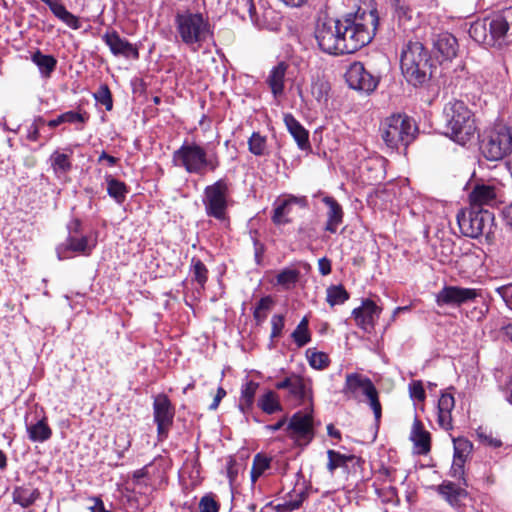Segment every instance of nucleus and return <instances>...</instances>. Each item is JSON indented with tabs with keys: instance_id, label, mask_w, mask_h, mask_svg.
I'll list each match as a JSON object with an SVG mask.
<instances>
[{
	"instance_id": "1",
	"label": "nucleus",
	"mask_w": 512,
	"mask_h": 512,
	"mask_svg": "<svg viewBox=\"0 0 512 512\" xmlns=\"http://www.w3.org/2000/svg\"><path fill=\"white\" fill-rule=\"evenodd\" d=\"M379 17L376 10L358 9L343 19L320 18L315 29L319 48L331 55L351 54L373 39Z\"/></svg>"
},
{
	"instance_id": "2",
	"label": "nucleus",
	"mask_w": 512,
	"mask_h": 512,
	"mask_svg": "<svg viewBox=\"0 0 512 512\" xmlns=\"http://www.w3.org/2000/svg\"><path fill=\"white\" fill-rule=\"evenodd\" d=\"M470 36L478 43L502 48L512 43V7L473 23Z\"/></svg>"
},
{
	"instance_id": "3",
	"label": "nucleus",
	"mask_w": 512,
	"mask_h": 512,
	"mask_svg": "<svg viewBox=\"0 0 512 512\" xmlns=\"http://www.w3.org/2000/svg\"><path fill=\"white\" fill-rule=\"evenodd\" d=\"M174 166L184 169L189 174L203 176L220 167V157L214 149L206 150L196 142L184 143L174 151Z\"/></svg>"
},
{
	"instance_id": "4",
	"label": "nucleus",
	"mask_w": 512,
	"mask_h": 512,
	"mask_svg": "<svg viewBox=\"0 0 512 512\" xmlns=\"http://www.w3.org/2000/svg\"><path fill=\"white\" fill-rule=\"evenodd\" d=\"M175 28L181 41L194 52L213 37L209 19L200 12H178L175 16Z\"/></svg>"
},
{
	"instance_id": "5",
	"label": "nucleus",
	"mask_w": 512,
	"mask_h": 512,
	"mask_svg": "<svg viewBox=\"0 0 512 512\" xmlns=\"http://www.w3.org/2000/svg\"><path fill=\"white\" fill-rule=\"evenodd\" d=\"M400 66L407 82L413 86L423 85L432 74L429 53L419 41H409L404 46Z\"/></svg>"
},
{
	"instance_id": "6",
	"label": "nucleus",
	"mask_w": 512,
	"mask_h": 512,
	"mask_svg": "<svg viewBox=\"0 0 512 512\" xmlns=\"http://www.w3.org/2000/svg\"><path fill=\"white\" fill-rule=\"evenodd\" d=\"M447 135L458 144L465 145L476 132L473 113L461 100L449 101L443 110Z\"/></svg>"
},
{
	"instance_id": "7",
	"label": "nucleus",
	"mask_w": 512,
	"mask_h": 512,
	"mask_svg": "<svg viewBox=\"0 0 512 512\" xmlns=\"http://www.w3.org/2000/svg\"><path fill=\"white\" fill-rule=\"evenodd\" d=\"M380 136L390 149L407 147L416 137L418 128L415 121L406 114H392L382 120Z\"/></svg>"
},
{
	"instance_id": "8",
	"label": "nucleus",
	"mask_w": 512,
	"mask_h": 512,
	"mask_svg": "<svg viewBox=\"0 0 512 512\" xmlns=\"http://www.w3.org/2000/svg\"><path fill=\"white\" fill-rule=\"evenodd\" d=\"M346 400L361 401L365 396L373 410L375 420L380 421L382 415V407L378 397V391L368 377L359 373H348L345 376V382L341 390Z\"/></svg>"
},
{
	"instance_id": "9",
	"label": "nucleus",
	"mask_w": 512,
	"mask_h": 512,
	"mask_svg": "<svg viewBox=\"0 0 512 512\" xmlns=\"http://www.w3.org/2000/svg\"><path fill=\"white\" fill-rule=\"evenodd\" d=\"M230 200L231 189L227 179L221 178L206 186L202 198L206 215L218 221H225L228 218Z\"/></svg>"
},
{
	"instance_id": "10",
	"label": "nucleus",
	"mask_w": 512,
	"mask_h": 512,
	"mask_svg": "<svg viewBox=\"0 0 512 512\" xmlns=\"http://www.w3.org/2000/svg\"><path fill=\"white\" fill-rule=\"evenodd\" d=\"M480 150L489 161H500L512 153V129L504 124L495 125L482 139Z\"/></svg>"
},
{
	"instance_id": "11",
	"label": "nucleus",
	"mask_w": 512,
	"mask_h": 512,
	"mask_svg": "<svg viewBox=\"0 0 512 512\" xmlns=\"http://www.w3.org/2000/svg\"><path fill=\"white\" fill-rule=\"evenodd\" d=\"M457 222L463 235L478 238L493 233L494 215L488 210L473 208L457 215Z\"/></svg>"
},
{
	"instance_id": "12",
	"label": "nucleus",
	"mask_w": 512,
	"mask_h": 512,
	"mask_svg": "<svg viewBox=\"0 0 512 512\" xmlns=\"http://www.w3.org/2000/svg\"><path fill=\"white\" fill-rule=\"evenodd\" d=\"M481 296V290L461 286L445 285L435 296V302L439 307H459L474 302Z\"/></svg>"
},
{
	"instance_id": "13",
	"label": "nucleus",
	"mask_w": 512,
	"mask_h": 512,
	"mask_svg": "<svg viewBox=\"0 0 512 512\" xmlns=\"http://www.w3.org/2000/svg\"><path fill=\"white\" fill-rule=\"evenodd\" d=\"M288 436L298 445H307L314 437L313 417L311 413H295L288 425Z\"/></svg>"
},
{
	"instance_id": "14",
	"label": "nucleus",
	"mask_w": 512,
	"mask_h": 512,
	"mask_svg": "<svg viewBox=\"0 0 512 512\" xmlns=\"http://www.w3.org/2000/svg\"><path fill=\"white\" fill-rule=\"evenodd\" d=\"M276 388L288 390L289 397L295 400L298 405L312 402L311 382L300 375L292 374L286 377L276 383Z\"/></svg>"
},
{
	"instance_id": "15",
	"label": "nucleus",
	"mask_w": 512,
	"mask_h": 512,
	"mask_svg": "<svg viewBox=\"0 0 512 512\" xmlns=\"http://www.w3.org/2000/svg\"><path fill=\"white\" fill-rule=\"evenodd\" d=\"M346 82L354 90L371 93L378 85V78L368 72L361 62H354L346 72Z\"/></svg>"
},
{
	"instance_id": "16",
	"label": "nucleus",
	"mask_w": 512,
	"mask_h": 512,
	"mask_svg": "<svg viewBox=\"0 0 512 512\" xmlns=\"http://www.w3.org/2000/svg\"><path fill=\"white\" fill-rule=\"evenodd\" d=\"M153 411L158 434L162 435L172 425L175 413L174 407L167 395L158 394L154 397Z\"/></svg>"
},
{
	"instance_id": "17",
	"label": "nucleus",
	"mask_w": 512,
	"mask_h": 512,
	"mask_svg": "<svg viewBox=\"0 0 512 512\" xmlns=\"http://www.w3.org/2000/svg\"><path fill=\"white\" fill-rule=\"evenodd\" d=\"M103 42L109 47L114 56L138 59L139 52L135 45L122 38L115 30H108L102 35Z\"/></svg>"
},
{
	"instance_id": "18",
	"label": "nucleus",
	"mask_w": 512,
	"mask_h": 512,
	"mask_svg": "<svg viewBox=\"0 0 512 512\" xmlns=\"http://www.w3.org/2000/svg\"><path fill=\"white\" fill-rule=\"evenodd\" d=\"M382 309L370 299L362 301L360 307L355 308L352 315L356 324L366 332H371L380 317Z\"/></svg>"
},
{
	"instance_id": "19",
	"label": "nucleus",
	"mask_w": 512,
	"mask_h": 512,
	"mask_svg": "<svg viewBox=\"0 0 512 512\" xmlns=\"http://www.w3.org/2000/svg\"><path fill=\"white\" fill-rule=\"evenodd\" d=\"M457 39L448 32H443L435 36L433 40V52L440 61H452L458 53Z\"/></svg>"
},
{
	"instance_id": "20",
	"label": "nucleus",
	"mask_w": 512,
	"mask_h": 512,
	"mask_svg": "<svg viewBox=\"0 0 512 512\" xmlns=\"http://www.w3.org/2000/svg\"><path fill=\"white\" fill-rule=\"evenodd\" d=\"M438 493L455 509L460 510L470 499L465 488L460 487L451 481H444L437 487Z\"/></svg>"
},
{
	"instance_id": "21",
	"label": "nucleus",
	"mask_w": 512,
	"mask_h": 512,
	"mask_svg": "<svg viewBox=\"0 0 512 512\" xmlns=\"http://www.w3.org/2000/svg\"><path fill=\"white\" fill-rule=\"evenodd\" d=\"M289 65L281 61L271 68L266 79V83L269 86L271 93L275 99L280 98L284 95L286 73Z\"/></svg>"
},
{
	"instance_id": "22",
	"label": "nucleus",
	"mask_w": 512,
	"mask_h": 512,
	"mask_svg": "<svg viewBox=\"0 0 512 512\" xmlns=\"http://www.w3.org/2000/svg\"><path fill=\"white\" fill-rule=\"evenodd\" d=\"M454 407V396L451 393L442 392L437 405V423L445 431L453 428L452 410Z\"/></svg>"
},
{
	"instance_id": "23",
	"label": "nucleus",
	"mask_w": 512,
	"mask_h": 512,
	"mask_svg": "<svg viewBox=\"0 0 512 512\" xmlns=\"http://www.w3.org/2000/svg\"><path fill=\"white\" fill-rule=\"evenodd\" d=\"M473 208H480L484 205L493 206L497 203V190L495 186L488 184H477L469 195Z\"/></svg>"
},
{
	"instance_id": "24",
	"label": "nucleus",
	"mask_w": 512,
	"mask_h": 512,
	"mask_svg": "<svg viewBox=\"0 0 512 512\" xmlns=\"http://www.w3.org/2000/svg\"><path fill=\"white\" fill-rule=\"evenodd\" d=\"M283 119L287 130L296 141L298 147L301 150L309 149V132L304 126L290 113L285 114Z\"/></svg>"
},
{
	"instance_id": "25",
	"label": "nucleus",
	"mask_w": 512,
	"mask_h": 512,
	"mask_svg": "<svg viewBox=\"0 0 512 512\" xmlns=\"http://www.w3.org/2000/svg\"><path fill=\"white\" fill-rule=\"evenodd\" d=\"M322 201L328 207L326 213L327 221L324 229L325 231L334 234L337 232L339 225L343 222V209L341 205L331 196L323 197Z\"/></svg>"
},
{
	"instance_id": "26",
	"label": "nucleus",
	"mask_w": 512,
	"mask_h": 512,
	"mask_svg": "<svg viewBox=\"0 0 512 512\" xmlns=\"http://www.w3.org/2000/svg\"><path fill=\"white\" fill-rule=\"evenodd\" d=\"M94 246L95 244H89L86 236H82L80 238L69 237L64 246H59L57 248V255L60 260L69 258L70 256L68 255V252L70 251L89 255Z\"/></svg>"
},
{
	"instance_id": "27",
	"label": "nucleus",
	"mask_w": 512,
	"mask_h": 512,
	"mask_svg": "<svg viewBox=\"0 0 512 512\" xmlns=\"http://www.w3.org/2000/svg\"><path fill=\"white\" fill-rule=\"evenodd\" d=\"M307 495L308 494L304 488H294L293 491L289 493V500H284L282 503L277 504L269 502L267 506L271 507L275 512H293L300 508L304 500L307 498Z\"/></svg>"
},
{
	"instance_id": "28",
	"label": "nucleus",
	"mask_w": 512,
	"mask_h": 512,
	"mask_svg": "<svg viewBox=\"0 0 512 512\" xmlns=\"http://www.w3.org/2000/svg\"><path fill=\"white\" fill-rule=\"evenodd\" d=\"M410 439L418 454H427L430 451V434L424 430L422 423L418 419L413 423Z\"/></svg>"
},
{
	"instance_id": "29",
	"label": "nucleus",
	"mask_w": 512,
	"mask_h": 512,
	"mask_svg": "<svg viewBox=\"0 0 512 512\" xmlns=\"http://www.w3.org/2000/svg\"><path fill=\"white\" fill-rule=\"evenodd\" d=\"M42 2L50 8L55 17L68 27L75 30L80 28L79 19L67 10L60 0H43Z\"/></svg>"
},
{
	"instance_id": "30",
	"label": "nucleus",
	"mask_w": 512,
	"mask_h": 512,
	"mask_svg": "<svg viewBox=\"0 0 512 512\" xmlns=\"http://www.w3.org/2000/svg\"><path fill=\"white\" fill-rule=\"evenodd\" d=\"M454 459L452 468L454 470V475L457 473H463V465L465 462L466 456L470 453L472 449V444L465 438L454 439Z\"/></svg>"
},
{
	"instance_id": "31",
	"label": "nucleus",
	"mask_w": 512,
	"mask_h": 512,
	"mask_svg": "<svg viewBox=\"0 0 512 512\" xmlns=\"http://www.w3.org/2000/svg\"><path fill=\"white\" fill-rule=\"evenodd\" d=\"M26 430L28 438L32 442H45L52 436V430L45 417L39 419L36 423H26Z\"/></svg>"
},
{
	"instance_id": "32",
	"label": "nucleus",
	"mask_w": 512,
	"mask_h": 512,
	"mask_svg": "<svg viewBox=\"0 0 512 512\" xmlns=\"http://www.w3.org/2000/svg\"><path fill=\"white\" fill-rule=\"evenodd\" d=\"M32 62L37 65L42 76L50 77L57 66V59L52 55H45L40 50L31 55Z\"/></svg>"
},
{
	"instance_id": "33",
	"label": "nucleus",
	"mask_w": 512,
	"mask_h": 512,
	"mask_svg": "<svg viewBox=\"0 0 512 512\" xmlns=\"http://www.w3.org/2000/svg\"><path fill=\"white\" fill-rule=\"evenodd\" d=\"M258 388L259 384L254 381H248L242 386L238 407L243 413L252 408Z\"/></svg>"
},
{
	"instance_id": "34",
	"label": "nucleus",
	"mask_w": 512,
	"mask_h": 512,
	"mask_svg": "<svg viewBox=\"0 0 512 512\" xmlns=\"http://www.w3.org/2000/svg\"><path fill=\"white\" fill-rule=\"evenodd\" d=\"M89 119V116L87 112H78V111H67L62 114H60L57 118L52 119L47 122L48 127L50 128H56L57 126L63 124V123H85Z\"/></svg>"
},
{
	"instance_id": "35",
	"label": "nucleus",
	"mask_w": 512,
	"mask_h": 512,
	"mask_svg": "<svg viewBox=\"0 0 512 512\" xmlns=\"http://www.w3.org/2000/svg\"><path fill=\"white\" fill-rule=\"evenodd\" d=\"M258 407L266 414L282 411L278 395L274 391H267L258 399Z\"/></svg>"
},
{
	"instance_id": "36",
	"label": "nucleus",
	"mask_w": 512,
	"mask_h": 512,
	"mask_svg": "<svg viewBox=\"0 0 512 512\" xmlns=\"http://www.w3.org/2000/svg\"><path fill=\"white\" fill-rule=\"evenodd\" d=\"M106 183L108 195L119 204L124 202L128 193L126 184L120 180L115 179L111 175L106 176Z\"/></svg>"
},
{
	"instance_id": "37",
	"label": "nucleus",
	"mask_w": 512,
	"mask_h": 512,
	"mask_svg": "<svg viewBox=\"0 0 512 512\" xmlns=\"http://www.w3.org/2000/svg\"><path fill=\"white\" fill-rule=\"evenodd\" d=\"M271 458L263 455L256 454L253 458V463L250 471L251 484L255 485L256 481L270 468Z\"/></svg>"
},
{
	"instance_id": "38",
	"label": "nucleus",
	"mask_w": 512,
	"mask_h": 512,
	"mask_svg": "<svg viewBox=\"0 0 512 512\" xmlns=\"http://www.w3.org/2000/svg\"><path fill=\"white\" fill-rule=\"evenodd\" d=\"M299 277V270L293 268H285L277 274L276 284L281 286L284 290H290L296 285Z\"/></svg>"
},
{
	"instance_id": "39",
	"label": "nucleus",
	"mask_w": 512,
	"mask_h": 512,
	"mask_svg": "<svg viewBox=\"0 0 512 512\" xmlns=\"http://www.w3.org/2000/svg\"><path fill=\"white\" fill-rule=\"evenodd\" d=\"M38 497V492L26 487H17L13 491V501L23 508L31 506Z\"/></svg>"
},
{
	"instance_id": "40",
	"label": "nucleus",
	"mask_w": 512,
	"mask_h": 512,
	"mask_svg": "<svg viewBox=\"0 0 512 512\" xmlns=\"http://www.w3.org/2000/svg\"><path fill=\"white\" fill-rule=\"evenodd\" d=\"M308 326L309 320L305 316L291 334L293 341L299 348L305 346L311 341V333Z\"/></svg>"
},
{
	"instance_id": "41",
	"label": "nucleus",
	"mask_w": 512,
	"mask_h": 512,
	"mask_svg": "<svg viewBox=\"0 0 512 512\" xmlns=\"http://www.w3.org/2000/svg\"><path fill=\"white\" fill-rule=\"evenodd\" d=\"M50 163L55 174H65L71 170L72 164L69 156L59 151H55L50 156Z\"/></svg>"
},
{
	"instance_id": "42",
	"label": "nucleus",
	"mask_w": 512,
	"mask_h": 512,
	"mask_svg": "<svg viewBox=\"0 0 512 512\" xmlns=\"http://www.w3.org/2000/svg\"><path fill=\"white\" fill-rule=\"evenodd\" d=\"M306 357L309 365L316 370H324L330 364L329 356L326 353L313 348L307 349Z\"/></svg>"
},
{
	"instance_id": "43",
	"label": "nucleus",
	"mask_w": 512,
	"mask_h": 512,
	"mask_svg": "<svg viewBox=\"0 0 512 512\" xmlns=\"http://www.w3.org/2000/svg\"><path fill=\"white\" fill-rule=\"evenodd\" d=\"M349 299V293L342 285H332L326 290V301L330 306L340 305Z\"/></svg>"
},
{
	"instance_id": "44",
	"label": "nucleus",
	"mask_w": 512,
	"mask_h": 512,
	"mask_svg": "<svg viewBox=\"0 0 512 512\" xmlns=\"http://www.w3.org/2000/svg\"><path fill=\"white\" fill-rule=\"evenodd\" d=\"M395 16L404 29H412L410 22L413 20L414 11L408 5L395 0Z\"/></svg>"
},
{
	"instance_id": "45",
	"label": "nucleus",
	"mask_w": 512,
	"mask_h": 512,
	"mask_svg": "<svg viewBox=\"0 0 512 512\" xmlns=\"http://www.w3.org/2000/svg\"><path fill=\"white\" fill-rule=\"evenodd\" d=\"M291 211V206L289 202L284 199H278L274 203V214L272 216V220L275 224L281 225L289 223L290 220L287 217Z\"/></svg>"
},
{
	"instance_id": "46",
	"label": "nucleus",
	"mask_w": 512,
	"mask_h": 512,
	"mask_svg": "<svg viewBox=\"0 0 512 512\" xmlns=\"http://www.w3.org/2000/svg\"><path fill=\"white\" fill-rule=\"evenodd\" d=\"M327 456H328L327 469L329 470V472L331 474H333L337 468L346 467L347 463L354 459V456H352V455L347 456V455L341 454L339 452H336L334 450H328Z\"/></svg>"
},
{
	"instance_id": "47",
	"label": "nucleus",
	"mask_w": 512,
	"mask_h": 512,
	"mask_svg": "<svg viewBox=\"0 0 512 512\" xmlns=\"http://www.w3.org/2000/svg\"><path fill=\"white\" fill-rule=\"evenodd\" d=\"M249 151L255 156H263L266 154L267 139L259 132H253L248 140Z\"/></svg>"
},
{
	"instance_id": "48",
	"label": "nucleus",
	"mask_w": 512,
	"mask_h": 512,
	"mask_svg": "<svg viewBox=\"0 0 512 512\" xmlns=\"http://www.w3.org/2000/svg\"><path fill=\"white\" fill-rule=\"evenodd\" d=\"M190 271L193 275L194 280L201 286L204 287L208 279V269L205 264L198 258L193 257L191 259Z\"/></svg>"
},
{
	"instance_id": "49",
	"label": "nucleus",
	"mask_w": 512,
	"mask_h": 512,
	"mask_svg": "<svg viewBox=\"0 0 512 512\" xmlns=\"http://www.w3.org/2000/svg\"><path fill=\"white\" fill-rule=\"evenodd\" d=\"M476 436L480 443L491 448H499L502 445L501 440L494 436L491 431L482 427L476 430Z\"/></svg>"
},
{
	"instance_id": "50",
	"label": "nucleus",
	"mask_w": 512,
	"mask_h": 512,
	"mask_svg": "<svg viewBox=\"0 0 512 512\" xmlns=\"http://www.w3.org/2000/svg\"><path fill=\"white\" fill-rule=\"evenodd\" d=\"M271 305L272 300L270 297H263L259 300L253 312V316L257 324H261L262 322L265 321L267 313L271 308Z\"/></svg>"
},
{
	"instance_id": "51",
	"label": "nucleus",
	"mask_w": 512,
	"mask_h": 512,
	"mask_svg": "<svg viewBox=\"0 0 512 512\" xmlns=\"http://www.w3.org/2000/svg\"><path fill=\"white\" fill-rule=\"evenodd\" d=\"M199 512H219L220 504L215 495L205 494L199 501Z\"/></svg>"
},
{
	"instance_id": "52",
	"label": "nucleus",
	"mask_w": 512,
	"mask_h": 512,
	"mask_svg": "<svg viewBox=\"0 0 512 512\" xmlns=\"http://www.w3.org/2000/svg\"><path fill=\"white\" fill-rule=\"evenodd\" d=\"M329 84L324 81H317L312 84L311 93L318 102H325L328 99Z\"/></svg>"
},
{
	"instance_id": "53",
	"label": "nucleus",
	"mask_w": 512,
	"mask_h": 512,
	"mask_svg": "<svg viewBox=\"0 0 512 512\" xmlns=\"http://www.w3.org/2000/svg\"><path fill=\"white\" fill-rule=\"evenodd\" d=\"M94 97L97 102L105 106L107 111L112 110V95L107 85H101L97 92L94 94Z\"/></svg>"
},
{
	"instance_id": "54",
	"label": "nucleus",
	"mask_w": 512,
	"mask_h": 512,
	"mask_svg": "<svg viewBox=\"0 0 512 512\" xmlns=\"http://www.w3.org/2000/svg\"><path fill=\"white\" fill-rule=\"evenodd\" d=\"M263 26L269 30H276L280 24L281 16L271 8L263 12Z\"/></svg>"
},
{
	"instance_id": "55",
	"label": "nucleus",
	"mask_w": 512,
	"mask_h": 512,
	"mask_svg": "<svg viewBox=\"0 0 512 512\" xmlns=\"http://www.w3.org/2000/svg\"><path fill=\"white\" fill-rule=\"evenodd\" d=\"M409 395L413 400L424 402L426 393L423 387V383L420 380H413L408 386Z\"/></svg>"
},
{
	"instance_id": "56",
	"label": "nucleus",
	"mask_w": 512,
	"mask_h": 512,
	"mask_svg": "<svg viewBox=\"0 0 512 512\" xmlns=\"http://www.w3.org/2000/svg\"><path fill=\"white\" fill-rule=\"evenodd\" d=\"M271 338H277L281 335L284 328V316L276 314L271 319Z\"/></svg>"
},
{
	"instance_id": "57",
	"label": "nucleus",
	"mask_w": 512,
	"mask_h": 512,
	"mask_svg": "<svg viewBox=\"0 0 512 512\" xmlns=\"http://www.w3.org/2000/svg\"><path fill=\"white\" fill-rule=\"evenodd\" d=\"M496 291L503 298L505 303L512 308V285L498 287Z\"/></svg>"
},
{
	"instance_id": "58",
	"label": "nucleus",
	"mask_w": 512,
	"mask_h": 512,
	"mask_svg": "<svg viewBox=\"0 0 512 512\" xmlns=\"http://www.w3.org/2000/svg\"><path fill=\"white\" fill-rule=\"evenodd\" d=\"M318 268L321 275H329L331 273V261L326 257L320 258L318 260Z\"/></svg>"
},
{
	"instance_id": "59",
	"label": "nucleus",
	"mask_w": 512,
	"mask_h": 512,
	"mask_svg": "<svg viewBox=\"0 0 512 512\" xmlns=\"http://www.w3.org/2000/svg\"><path fill=\"white\" fill-rule=\"evenodd\" d=\"M285 199L289 202L290 206H292L293 204L299 205L300 207L303 208H306L308 206V201L305 196L297 197L293 195H288L287 197H285Z\"/></svg>"
},
{
	"instance_id": "60",
	"label": "nucleus",
	"mask_w": 512,
	"mask_h": 512,
	"mask_svg": "<svg viewBox=\"0 0 512 512\" xmlns=\"http://www.w3.org/2000/svg\"><path fill=\"white\" fill-rule=\"evenodd\" d=\"M226 396V391L224 388L219 387L217 389V393L213 399V402L210 404L209 409L210 410H216L221 402V400Z\"/></svg>"
},
{
	"instance_id": "61",
	"label": "nucleus",
	"mask_w": 512,
	"mask_h": 512,
	"mask_svg": "<svg viewBox=\"0 0 512 512\" xmlns=\"http://www.w3.org/2000/svg\"><path fill=\"white\" fill-rule=\"evenodd\" d=\"M39 136V126L36 123H32L28 131V139L31 141H37Z\"/></svg>"
},
{
	"instance_id": "62",
	"label": "nucleus",
	"mask_w": 512,
	"mask_h": 512,
	"mask_svg": "<svg viewBox=\"0 0 512 512\" xmlns=\"http://www.w3.org/2000/svg\"><path fill=\"white\" fill-rule=\"evenodd\" d=\"M503 217H504V220L505 222L512 226V203L509 204L508 206H506L504 209H503Z\"/></svg>"
},
{
	"instance_id": "63",
	"label": "nucleus",
	"mask_w": 512,
	"mask_h": 512,
	"mask_svg": "<svg viewBox=\"0 0 512 512\" xmlns=\"http://www.w3.org/2000/svg\"><path fill=\"white\" fill-rule=\"evenodd\" d=\"M286 424V418L280 419L275 424L267 425L265 428L271 432H276L280 430Z\"/></svg>"
},
{
	"instance_id": "64",
	"label": "nucleus",
	"mask_w": 512,
	"mask_h": 512,
	"mask_svg": "<svg viewBox=\"0 0 512 512\" xmlns=\"http://www.w3.org/2000/svg\"><path fill=\"white\" fill-rule=\"evenodd\" d=\"M327 433L330 437L336 438L337 440L341 439V432L336 429L333 424L327 426Z\"/></svg>"
}]
</instances>
